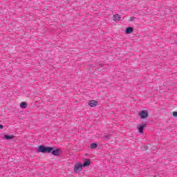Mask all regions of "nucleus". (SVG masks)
I'll return each instance as SVG.
<instances>
[{
    "label": "nucleus",
    "mask_w": 177,
    "mask_h": 177,
    "mask_svg": "<svg viewBox=\"0 0 177 177\" xmlns=\"http://www.w3.org/2000/svg\"><path fill=\"white\" fill-rule=\"evenodd\" d=\"M83 167H88V165H91V159H84V162L82 164Z\"/></svg>",
    "instance_id": "0eeeda50"
},
{
    "label": "nucleus",
    "mask_w": 177,
    "mask_h": 177,
    "mask_svg": "<svg viewBox=\"0 0 177 177\" xmlns=\"http://www.w3.org/2000/svg\"><path fill=\"white\" fill-rule=\"evenodd\" d=\"M113 20L114 21H120V20H121V16H120L118 14H115L113 15Z\"/></svg>",
    "instance_id": "6e6552de"
},
{
    "label": "nucleus",
    "mask_w": 177,
    "mask_h": 177,
    "mask_svg": "<svg viewBox=\"0 0 177 177\" xmlns=\"http://www.w3.org/2000/svg\"><path fill=\"white\" fill-rule=\"evenodd\" d=\"M88 106L90 107H95V106H97V101L95 100H91L88 102Z\"/></svg>",
    "instance_id": "423d86ee"
},
{
    "label": "nucleus",
    "mask_w": 177,
    "mask_h": 177,
    "mask_svg": "<svg viewBox=\"0 0 177 177\" xmlns=\"http://www.w3.org/2000/svg\"><path fill=\"white\" fill-rule=\"evenodd\" d=\"M138 114L140 118H147V117H149V112L146 110L140 111Z\"/></svg>",
    "instance_id": "20e7f679"
},
{
    "label": "nucleus",
    "mask_w": 177,
    "mask_h": 177,
    "mask_svg": "<svg viewBox=\"0 0 177 177\" xmlns=\"http://www.w3.org/2000/svg\"><path fill=\"white\" fill-rule=\"evenodd\" d=\"M173 116L174 117H177V111L173 112Z\"/></svg>",
    "instance_id": "2eb2a0df"
},
{
    "label": "nucleus",
    "mask_w": 177,
    "mask_h": 177,
    "mask_svg": "<svg viewBox=\"0 0 177 177\" xmlns=\"http://www.w3.org/2000/svg\"><path fill=\"white\" fill-rule=\"evenodd\" d=\"M52 150L50 151L51 154L53 156H55L56 157H60V152L62 151V149L57 148V147H52Z\"/></svg>",
    "instance_id": "f03ea898"
},
{
    "label": "nucleus",
    "mask_w": 177,
    "mask_h": 177,
    "mask_svg": "<svg viewBox=\"0 0 177 177\" xmlns=\"http://www.w3.org/2000/svg\"><path fill=\"white\" fill-rule=\"evenodd\" d=\"M90 148L92 149H95L97 148V143H92L90 146Z\"/></svg>",
    "instance_id": "ddd939ff"
},
{
    "label": "nucleus",
    "mask_w": 177,
    "mask_h": 177,
    "mask_svg": "<svg viewBox=\"0 0 177 177\" xmlns=\"http://www.w3.org/2000/svg\"><path fill=\"white\" fill-rule=\"evenodd\" d=\"M4 139H6V140H12V139H15V136L12 135H5Z\"/></svg>",
    "instance_id": "9d476101"
},
{
    "label": "nucleus",
    "mask_w": 177,
    "mask_h": 177,
    "mask_svg": "<svg viewBox=\"0 0 177 177\" xmlns=\"http://www.w3.org/2000/svg\"><path fill=\"white\" fill-rule=\"evenodd\" d=\"M102 138L104 139V140H109V139L110 138V134L106 133L104 136H102Z\"/></svg>",
    "instance_id": "f8f14e48"
},
{
    "label": "nucleus",
    "mask_w": 177,
    "mask_h": 177,
    "mask_svg": "<svg viewBox=\"0 0 177 177\" xmlns=\"http://www.w3.org/2000/svg\"><path fill=\"white\" fill-rule=\"evenodd\" d=\"M147 127V124L146 123H143L142 124H138V132L140 133H141V135H143L144 133V129L145 128H146Z\"/></svg>",
    "instance_id": "7ed1b4c3"
},
{
    "label": "nucleus",
    "mask_w": 177,
    "mask_h": 177,
    "mask_svg": "<svg viewBox=\"0 0 177 177\" xmlns=\"http://www.w3.org/2000/svg\"><path fill=\"white\" fill-rule=\"evenodd\" d=\"M133 32V28L132 27H128L125 30L126 34H131V32Z\"/></svg>",
    "instance_id": "1a4fd4ad"
},
{
    "label": "nucleus",
    "mask_w": 177,
    "mask_h": 177,
    "mask_svg": "<svg viewBox=\"0 0 177 177\" xmlns=\"http://www.w3.org/2000/svg\"><path fill=\"white\" fill-rule=\"evenodd\" d=\"M0 129H3V125L0 124Z\"/></svg>",
    "instance_id": "dca6fc26"
},
{
    "label": "nucleus",
    "mask_w": 177,
    "mask_h": 177,
    "mask_svg": "<svg viewBox=\"0 0 177 177\" xmlns=\"http://www.w3.org/2000/svg\"><path fill=\"white\" fill-rule=\"evenodd\" d=\"M53 150L52 147H46L45 145H40L37 148V153H50V151Z\"/></svg>",
    "instance_id": "f257e3e1"
},
{
    "label": "nucleus",
    "mask_w": 177,
    "mask_h": 177,
    "mask_svg": "<svg viewBox=\"0 0 177 177\" xmlns=\"http://www.w3.org/2000/svg\"><path fill=\"white\" fill-rule=\"evenodd\" d=\"M21 109H27V103L22 102L20 103Z\"/></svg>",
    "instance_id": "9b49d317"
},
{
    "label": "nucleus",
    "mask_w": 177,
    "mask_h": 177,
    "mask_svg": "<svg viewBox=\"0 0 177 177\" xmlns=\"http://www.w3.org/2000/svg\"><path fill=\"white\" fill-rule=\"evenodd\" d=\"M135 17H130V21H133L135 20Z\"/></svg>",
    "instance_id": "4468645a"
},
{
    "label": "nucleus",
    "mask_w": 177,
    "mask_h": 177,
    "mask_svg": "<svg viewBox=\"0 0 177 177\" xmlns=\"http://www.w3.org/2000/svg\"><path fill=\"white\" fill-rule=\"evenodd\" d=\"M82 164L81 163H77V165H75L74 167V172H75V174H77L79 171H82Z\"/></svg>",
    "instance_id": "39448f33"
}]
</instances>
